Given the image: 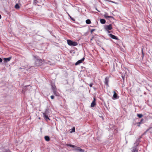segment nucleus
<instances>
[{
	"label": "nucleus",
	"mask_w": 152,
	"mask_h": 152,
	"mask_svg": "<svg viewBox=\"0 0 152 152\" xmlns=\"http://www.w3.org/2000/svg\"><path fill=\"white\" fill-rule=\"evenodd\" d=\"M49 110L46 109L45 111V112L43 113V115L44 117L47 120H50V119L48 118V115L49 114Z\"/></svg>",
	"instance_id": "f257e3e1"
},
{
	"label": "nucleus",
	"mask_w": 152,
	"mask_h": 152,
	"mask_svg": "<svg viewBox=\"0 0 152 152\" xmlns=\"http://www.w3.org/2000/svg\"><path fill=\"white\" fill-rule=\"evenodd\" d=\"M68 44L70 46H76L77 45V43L76 42H73L70 40H67Z\"/></svg>",
	"instance_id": "f03ea898"
},
{
	"label": "nucleus",
	"mask_w": 152,
	"mask_h": 152,
	"mask_svg": "<svg viewBox=\"0 0 152 152\" xmlns=\"http://www.w3.org/2000/svg\"><path fill=\"white\" fill-rule=\"evenodd\" d=\"M112 25L111 24L106 25L104 27V29L105 30L107 31L108 33H110V31H109L112 29Z\"/></svg>",
	"instance_id": "7ed1b4c3"
},
{
	"label": "nucleus",
	"mask_w": 152,
	"mask_h": 152,
	"mask_svg": "<svg viewBox=\"0 0 152 152\" xmlns=\"http://www.w3.org/2000/svg\"><path fill=\"white\" fill-rule=\"evenodd\" d=\"M66 145L67 146H70V147H72L74 148L75 150H76V151H78V149L79 148V147H77L76 146L74 145L67 144Z\"/></svg>",
	"instance_id": "20e7f679"
},
{
	"label": "nucleus",
	"mask_w": 152,
	"mask_h": 152,
	"mask_svg": "<svg viewBox=\"0 0 152 152\" xmlns=\"http://www.w3.org/2000/svg\"><path fill=\"white\" fill-rule=\"evenodd\" d=\"M108 35L109 36V37H111L113 39H116V40L118 39V38H117V37L113 34H108Z\"/></svg>",
	"instance_id": "39448f33"
},
{
	"label": "nucleus",
	"mask_w": 152,
	"mask_h": 152,
	"mask_svg": "<svg viewBox=\"0 0 152 152\" xmlns=\"http://www.w3.org/2000/svg\"><path fill=\"white\" fill-rule=\"evenodd\" d=\"M85 59L84 57H83L81 60L78 61L77 62L75 63V65H77L82 62Z\"/></svg>",
	"instance_id": "423d86ee"
},
{
	"label": "nucleus",
	"mask_w": 152,
	"mask_h": 152,
	"mask_svg": "<svg viewBox=\"0 0 152 152\" xmlns=\"http://www.w3.org/2000/svg\"><path fill=\"white\" fill-rule=\"evenodd\" d=\"M96 105L95 99L94 98V100L91 104V107H93Z\"/></svg>",
	"instance_id": "0eeeda50"
},
{
	"label": "nucleus",
	"mask_w": 152,
	"mask_h": 152,
	"mask_svg": "<svg viewBox=\"0 0 152 152\" xmlns=\"http://www.w3.org/2000/svg\"><path fill=\"white\" fill-rule=\"evenodd\" d=\"M11 57H9V58H4V62H8V61H10V60H11Z\"/></svg>",
	"instance_id": "6e6552de"
},
{
	"label": "nucleus",
	"mask_w": 152,
	"mask_h": 152,
	"mask_svg": "<svg viewBox=\"0 0 152 152\" xmlns=\"http://www.w3.org/2000/svg\"><path fill=\"white\" fill-rule=\"evenodd\" d=\"M114 94L113 95V97L114 99H118L117 94L115 91H113Z\"/></svg>",
	"instance_id": "1a4fd4ad"
},
{
	"label": "nucleus",
	"mask_w": 152,
	"mask_h": 152,
	"mask_svg": "<svg viewBox=\"0 0 152 152\" xmlns=\"http://www.w3.org/2000/svg\"><path fill=\"white\" fill-rule=\"evenodd\" d=\"M108 79V78L107 77H106L104 81V83L105 84L107 85H108V82L109 81Z\"/></svg>",
	"instance_id": "9d476101"
},
{
	"label": "nucleus",
	"mask_w": 152,
	"mask_h": 152,
	"mask_svg": "<svg viewBox=\"0 0 152 152\" xmlns=\"http://www.w3.org/2000/svg\"><path fill=\"white\" fill-rule=\"evenodd\" d=\"M53 91L54 94L56 96H58L59 95V93L56 91V90H54Z\"/></svg>",
	"instance_id": "9b49d317"
},
{
	"label": "nucleus",
	"mask_w": 152,
	"mask_h": 152,
	"mask_svg": "<svg viewBox=\"0 0 152 152\" xmlns=\"http://www.w3.org/2000/svg\"><path fill=\"white\" fill-rule=\"evenodd\" d=\"M100 22L102 24H104L105 23L106 21L104 19H101L100 20Z\"/></svg>",
	"instance_id": "f8f14e48"
},
{
	"label": "nucleus",
	"mask_w": 152,
	"mask_h": 152,
	"mask_svg": "<svg viewBox=\"0 0 152 152\" xmlns=\"http://www.w3.org/2000/svg\"><path fill=\"white\" fill-rule=\"evenodd\" d=\"M45 139L47 141H49L50 140V138L48 136H45Z\"/></svg>",
	"instance_id": "ddd939ff"
},
{
	"label": "nucleus",
	"mask_w": 152,
	"mask_h": 152,
	"mask_svg": "<svg viewBox=\"0 0 152 152\" xmlns=\"http://www.w3.org/2000/svg\"><path fill=\"white\" fill-rule=\"evenodd\" d=\"M104 17L106 19H107L108 18H112V17L111 16H108L107 13H105L104 14Z\"/></svg>",
	"instance_id": "4468645a"
},
{
	"label": "nucleus",
	"mask_w": 152,
	"mask_h": 152,
	"mask_svg": "<svg viewBox=\"0 0 152 152\" xmlns=\"http://www.w3.org/2000/svg\"><path fill=\"white\" fill-rule=\"evenodd\" d=\"M86 23L87 24H90L91 22L90 20L89 19H87L86 20Z\"/></svg>",
	"instance_id": "2eb2a0df"
},
{
	"label": "nucleus",
	"mask_w": 152,
	"mask_h": 152,
	"mask_svg": "<svg viewBox=\"0 0 152 152\" xmlns=\"http://www.w3.org/2000/svg\"><path fill=\"white\" fill-rule=\"evenodd\" d=\"M15 7L16 9H19L20 7L19 6L18 4H15Z\"/></svg>",
	"instance_id": "dca6fc26"
},
{
	"label": "nucleus",
	"mask_w": 152,
	"mask_h": 152,
	"mask_svg": "<svg viewBox=\"0 0 152 152\" xmlns=\"http://www.w3.org/2000/svg\"><path fill=\"white\" fill-rule=\"evenodd\" d=\"M132 152H138V150L135 148H133Z\"/></svg>",
	"instance_id": "f3484780"
},
{
	"label": "nucleus",
	"mask_w": 152,
	"mask_h": 152,
	"mask_svg": "<svg viewBox=\"0 0 152 152\" xmlns=\"http://www.w3.org/2000/svg\"><path fill=\"white\" fill-rule=\"evenodd\" d=\"M56 87L55 86H52V89L53 90V91L54 90H56Z\"/></svg>",
	"instance_id": "a211bd4d"
},
{
	"label": "nucleus",
	"mask_w": 152,
	"mask_h": 152,
	"mask_svg": "<svg viewBox=\"0 0 152 152\" xmlns=\"http://www.w3.org/2000/svg\"><path fill=\"white\" fill-rule=\"evenodd\" d=\"M137 115L138 117L139 118H142L143 115L142 114H137Z\"/></svg>",
	"instance_id": "6ab92c4d"
},
{
	"label": "nucleus",
	"mask_w": 152,
	"mask_h": 152,
	"mask_svg": "<svg viewBox=\"0 0 152 152\" xmlns=\"http://www.w3.org/2000/svg\"><path fill=\"white\" fill-rule=\"evenodd\" d=\"M78 151H79L80 152H84V151L83 150L80 148V147H79V149H78Z\"/></svg>",
	"instance_id": "aec40b11"
},
{
	"label": "nucleus",
	"mask_w": 152,
	"mask_h": 152,
	"mask_svg": "<svg viewBox=\"0 0 152 152\" xmlns=\"http://www.w3.org/2000/svg\"><path fill=\"white\" fill-rule=\"evenodd\" d=\"M75 127H73L72 129V131H71L70 132L71 133H72V132H75Z\"/></svg>",
	"instance_id": "412c9836"
},
{
	"label": "nucleus",
	"mask_w": 152,
	"mask_h": 152,
	"mask_svg": "<svg viewBox=\"0 0 152 152\" xmlns=\"http://www.w3.org/2000/svg\"><path fill=\"white\" fill-rule=\"evenodd\" d=\"M37 61H39V62H40L41 63H42V60L41 59H36Z\"/></svg>",
	"instance_id": "4be33fe9"
},
{
	"label": "nucleus",
	"mask_w": 152,
	"mask_h": 152,
	"mask_svg": "<svg viewBox=\"0 0 152 152\" xmlns=\"http://www.w3.org/2000/svg\"><path fill=\"white\" fill-rule=\"evenodd\" d=\"M4 152H11L9 150H6Z\"/></svg>",
	"instance_id": "5701e85b"
},
{
	"label": "nucleus",
	"mask_w": 152,
	"mask_h": 152,
	"mask_svg": "<svg viewBox=\"0 0 152 152\" xmlns=\"http://www.w3.org/2000/svg\"><path fill=\"white\" fill-rule=\"evenodd\" d=\"M50 97L52 99H53L54 98V96L52 95Z\"/></svg>",
	"instance_id": "b1692460"
},
{
	"label": "nucleus",
	"mask_w": 152,
	"mask_h": 152,
	"mask_svg": "<svg viewBox=\"0 0 152 152\" xmlns=\"http://www.w3.org/2000/svg\"><path fill=\"white\" fill-rule=\"evenodd\" d=\"M95 31V29H92L91 30V33H92L93 31Z\"/></svg>",
	"instance_id": "393cba45"
},
{
	"label": "nucleus",
	"mask_w": 152,
	"mask_h": 152,
	"mask_svg": "<svg viewBox=\"0 0 152 152\" xmlns=\"http://www.w3.org/2000/svg\"><path fill=\"white\" fill-rule=\"evenodd\" d=\"M2 61V59L0 58V63H1Z\"/></svg>",
	"instance_id": "a878e982"
},
{
	"label": "nucleus",
	"mask_w": 152,
	"mask_h": 152,
	"mask_svg": "<svg viewBox=\"0 0 152 152\" xmlns=\"http://www.w3.org/2000/svg\"><path fill=\"white\" fill-rule=\"evenodd\" d=\"M89 86L90 87H91L92 86V84H90V85H89Z\"/></svg>",
	"instance_id": "bb28decb"
},
{
	"label": "nucleus",
	"mask_w": 152,
	"mask_h": 152,
	"mask_svg": "<svg viewBox=\"0 0 152 152\" xmlns=\"http://www.w3.org/2000/svg\"><path fill=\"white\" fill-rule=\"evenodd\" d=\"M1 15L0 14V19H1Z\"/></svg>",
	"instance_id": "cd10ccee"
},
{
	"label": "nucleus",
	"mask_w": 152,
	"mask_h": 152,
	"mask_svg": "<svg viewBox=\"0 0 152 152\" xmlns=\"http://www.w3.org/2000/svg\"><path fill=\"white\" fill-rule=\"evenodd\" d=\"M36 1V0H34V2H35Z\"/></svg>",
	"instance_id": "c85d7f7f"
},
{
	"label": "nucleus",
	"mask_w": 152,
	"mask_h": 152,
	"mask_svg": "<svg viewBox=\"0 0 152 152\" xmlns=\"http://www.w3.org/2000/svg\"><path fill=\"white\" fill-rule=\"evenodd\" d=\"M70 18H71V19H72V20H73L72 19V18L71 17H70Z\"/></svg>",
	"instance_id": "c756f323"
},
{
	"label": "nucleus",
	"mask_w": 152,
	"mask_h": 152,
	"mask_svg": "<svg viewBox=\"0 0 152 152\" xmlns=\"http://www.w3.org/2000/svg\"><path fill=\"white\" fill-rule=\"evenodd\" d=\"M19 69H22V68H19Z\"/></svg>",
	"instance_id": "7c9ffc66"
},
{
	"label": "nucleus",
	"mask_w": 152,
	"mask_h": 152,
	"mask_svg": "<svg viewBox=\"0 0 152 152\" xmlns=\"http://www.w3.org/2000/svg\"><path fill=\"white\" fill-rule=\"evenodd\" d=\"M69 16L70 17H71L68 14Z\"/></svg>",
	"instance_id": "2f4dec72"
},
{
	"label": "nucleus",
	"mask_w": 152,
	"mask_h": 152,
	"mask_svg": "<svg viewBox=\"0 0 152 152\" xmlns=\"http://www.w3.org/2000/svg\"><path fill=\"white\" fill-rule=\"evenodd\" d=\"M112 2H113V3H115V2H114V1H112Z\"/></svg>",
	"instance_id": "473e14b6"
},
{
	"label": "nucleus",
	"mask_w": 152,
	"mask_h": 152,
	"mask_svg": "<svg viewBox=\"0 0 152 152\" xmlns=\"http://www.w3.org/2000/svg\"><path fill=\"white\" fill-rule=\"evenodd\" d=\"M123 79L124 80V78L123 77Z\"/></svg>",
	"instance_id": "72a5a7b5"
}]
</instances>
